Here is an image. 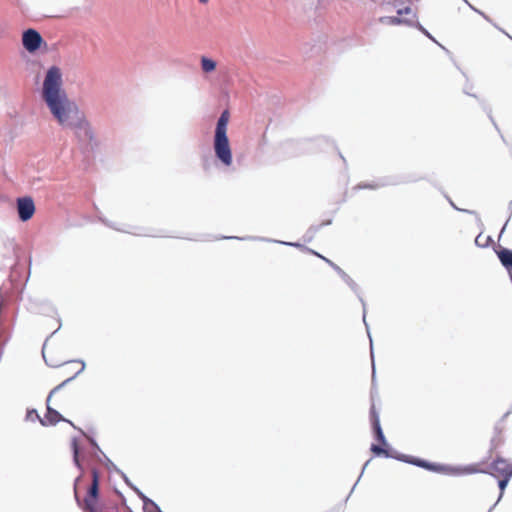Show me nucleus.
<instances>
[{
    "label": "nucleus",
    "instance_id": "f257e3e1",
    "mask_svg": "<svg viewBox=\"0 0 512 512\" xmlns=\"http://www.w3.org/2000/svg\"><path fill=\"white\" fill-rule=\"evenodd\" d=\"M42 97L60 126L72 129L82 141H94L93 130L83 112L62 89V75L58 67L53 66L47 71Z\"/></svg>",
    "mask_w": 512,
    "mask_h": 512
},
{
    "label": "nucleus",
    "instance_id": "f03ea898",
    "mask_svg": "<svg viewBox=\"0 0 512 512\" xmlns=\"http://www.w3.org/2000/svg\"><path fill=\"white\" fill-rule=\"evenodd\" d=\"M412 463L418 467L425 468L429 471L449 474V475H467L475 473H488L486 469L480 467L479 464H471L464 467H451L440 464L429 463L422 459H413ZM489 474L493 477L512 476V464L502 457H497L490 465Z\"/></svg>",
    "mask_w": 512,
    "mask_h": 512
},
{
    "label": "nucleus",
    "instance_id": "7ed1b4c3",
    "mask_svg": "<svg viewBox=\"0 0 512 512\" xmlns=\"http://www.w3.org/2000/svg\"><path fill=\"white\" fill-rule=\"evenodd\" d=\"M43 358L47 365L51 367H63L66 374H69L68 378L60 385L56 386L47 397V412L43 418L40 419V423L43 426L55 425L60 421H66L61 414L51 408L50 401L54 393L60 389V387L69 380L74 379L84 369V363L78 360L72 361H59L54 359V349L47 346L43 347L42 350Z\"/></svg>",
    "mask_w": 512,
    "mask_h": 512
},
{
    "label": "nucleus",
    "instance_id": "20e7f679",
    "mask_svg": "<svg viewBox=\"0 0 512 512\" xmlns=\"http://www.w3.org/2000/svg\"><path fill=\"white\" fill-rule=\"evenodd\" d=\"M89 468V479H87L86 474L82 471L75 480V498L88 512H101L98 505L101 474L98 466L94 462L89 463Z\"/></svg>",
    "mask_w": 512,
    "mask_h": 512
},
{
    "label": "nucleus",
    "instance_id": "39448f33",
    "mask_svg": "<svg viewBox=\"0 0 512 512\" xmlns=\"http://www.w3.org/2000/svg\"><path fill=\"white\" fill-rule=\"evenodd\" d=\"M229 119V111L224 110L217 121L214 136L215 155L225 166H230L232 164V152L229 139L227 137Z\"/></svg>",
    "mask_w": 512,
    "mask_h": 512
},
{
    "label": "nucleus",
    "instance_id": "423d86ee",
    "mask_svg": "<svg viewBox=\"0 0 512 512\" xmlns=\"http://www.w3.org/2000/svg\"><path fill=\"white\" fill-rule=\"evenodd\" d=\"M42 43L43 38L36 30L28 29L23 33L22 44L28 52L32 53L37 51Z\"/></svg>",
    "mask_w": 512,
    "mask_h": 512
},
{
    "label": "nucleus",
    "instance_id": "0eeeda50",
    "mask_svg": "<svg viewBox=\"0 0 512 512\" xmlns=\"http://www.w3.org/2000/svg\"><path fill=\"white\" fill-rule=\"evenodd\" d=\"M19 218L25 222L30 220L35 213V204L31 197H23L17 200Z\"/></svg>",
    "mask_w": 512,
    "mask_h": 512
},
{
    "label": "nucleus",
    "instance_id": "6e6552de",
    "mask_svg": "<svg viewBox=\"0 0 512 512\" xmlns=\"http://www.w3.org/2000/svg\"><path fill=\"white\" fill-rule=\"evenodd\" d=\"M370 422L372 424L373 431L375 433L376 440L382 444L386 445V439L383 433V430L380 425L379 412L373 403L370 408Z\"/></svg>",
    "mask_w": 512,
    "mask_h": 512
},
{
    "label": "nucleus",
    "instance_id": "1a4fd4ad",
    "mask_svg": "<svg viewBox=\"0 0 512 512\" xmlns=\"http://www.w3.org/2000/svg\"><path fill=\"white\" fill-rule=\"evenodd\" d=\"M497 256L502 265L509 271L512 272V250L507 248H500L497 251Z\"/></svg>",
    "mask_w": 512,
    "mask_h": 512
},
{
    "label": "nucleus",
    "instance_id": "9d476101",
    "mask_svg": "<svg viewBox=\"0 0 512 512\" xmlns=\"http://www.w3.org/2000/svg\"><path fill=\"white\" fill-rule=\"evenodd\" d=\"M71 448L73 450V460H74L75 465L79 469L83 470L82 463H81V460H80V455H79L78 441H77L76 438L72 439V441H71Z\"/></svg>",
    "mask_w": 512,
    "mask_h": 512
},
{
    "label": "nucleus",
    "instance_id": "9b49d317",
    "mask_svg": "<svg viewBox=\"0 0 512 512\" xmlns=\"http://www.w3.org/2000/svg\"><path fill=\"white\" fill-rule=\"evenodd\" d=\"M216 62L208 57L203 56L201 58V68L203 72L210 73L216 69Z\"/></svg>",
    "mask_w": 512,
    "mask_h": 512
},
{
    "label": "nucleus",
    "instance_id": "f8f14e48",
    "mask_svg": "<svg viewBox=\"0 0 512 512\" xmlns=\"http://www.w3.org/2000/svg\"><path fill=\"white\" fill-rule=\"evenodd\" d=\"M511 477L512 476L497 477L499 479L498 485H499V488H500V497H502V495L504 493V490H505L506 486L508 485Z\"/></svg>",
    "mask_w": 512,
    "mask_h": 512
},
{
    "label": "nucleus",
    "instance_id": "ddd939ff",
    "mask_svg": "<svg viewBox=\"0 0 512 512\" xmlns=\"http://www.w3.org/2000/svg\"><path fill=\"white\" fill-rule=\"evenodd\" d=\"M380 21L389 25H399L402 23V20L399 17H382L380 18Z\"/></svg>",
    "mask_w": 512,
    "mask_h": 512
},
{
    "label": "nucleus",
    "instance_id": "4468645a",
    "mask_svg": "<svg viewBox=\"0 0 512 512\" xmlns=\"http://www.w3.org/2000/svg\"><path fill=\"white\" fill-rule=\"evenodd\" d=\"M312 253L314 255H316L317 257L323 259L325 262H327L331 267H333L336 271L338 272H342V270L336 265L334 264L331 260L325 258L324 256L320 255L319 253L315 252V251H312Z\"/></svg>",
    "mask_w": 512,
    "mask_h": 512
},
{
    "label": "nucleus",
    "instance_id": "2eb2a0df",
    "mask_svg": "<svg viewBox=\"0 0 512 512\" xmlns=\"http://www.w3.org/2000/svg\"><path fill=\"white\" fill-rule=\"evenodd\" d=\"M27 419L30 421H34L35 419H38L40 421L41 417L39 416L38 412L35 409H32V410H28Z\"/></svg>",
    "mask_w": 512,
    "mask_h": 512
},
{
    "label": "nucleus",
    "instance_id": "dca6fc26",
    "mask_svg": "<svg viewBox=\"0 0 512 512\" xmlns=\"http://www.w3.org/2000/svg\"><path fill=\"white\" fill-rule=\"evenodd\" d=\"M371 451H372L373 453H375L376 455H382V454L387 455L386 450H385V449H383V448H382L381 446H379V445H375V444H373V445L371 446Z\"/></svg>",
    "mask_w": 512,
    "mask_h": 512
},
{
    "label": "nucleus",
    "instance_id": "f3484780",
    "mask_svg": "<svg viewBox=\"0 0 512 512\" xmlns=\"http://www.w3.org/2000/svg\"><path fill=\"white\" fill-rule=\"evenodd\" d=\"M411 11H412V10H411V8H410V7H405L404 9H399V10L397 11V13H398V15H402V14H404V13H405V14H409V13H411Z\"/></svg>",
    "mask_w": 512,
    "mask_h": 512
},
{
    "label": "nucleus",
    "instance_id": "a211bd4d",
    "mask_svg": "<svg viewBox=\"0 0 512 512\" xmlns=\"http://www.w3.org/2000/svg\"><path fill=\"white\" fill-rule=\"evenodd\" d=\"M210 0H198L199 3L201 4H207Z\"/></svg>",
    "mask_w": 512,
    "mask_h": 512
},
{
    "label": "nucleus",
    "instance_id": "6ab92c4d",
    "mask_svg": "<svg viewBox=\"0 0 512 512\" xmlns=\"http://www.w3.org/2000/svg\"><path fill=\"white\" fill-rule=\"evenodd\" d=\"M368 187L371 188V189H375L376 185H369Z\"/></svg>",
    "mask_w": 512,
    "mask_h": 512
},
{
    "label": "nucleus",
    "instance_id": "aec40b11",
    "mask_svg": "<svg viewBox=\"0 0 512 512\" xmlns=\"http://www.w3.org/2000/svg\"><path fill=\"white\" fill-rule=\"evenodd\" d=\"M158 512H162V511L159 510Z\"/></svg>",
    "mask_w": 512,
    "mask_h": 512
}]
</instances>
